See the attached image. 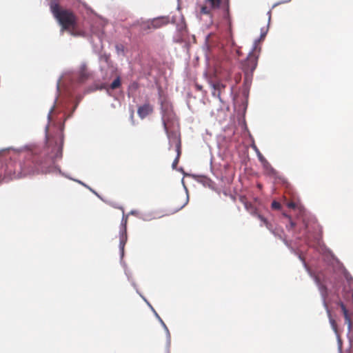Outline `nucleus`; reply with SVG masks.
<instances>
[{"mask_svg": "<svg viewBox=\"0 0 353 353\" xmlns=\"http://www.w3.org/2000/svg\"><path fill=\"white\" fill-rule=\"evenodd\" d=\"M225 4L226 11H227V12H229V0H225Z\"/></svg>", "mask_w": 353, "mask_h": 353, "instance_id": "nucleus-26", "label": "nucleus"}, {"mask_svg": "<svg viewBox=\"0 0 353 353\" xmlns=\"http://www.w3.org/2000/svg\"><path fill=\"white\" fill-rule=\"evenodd\" d=\"M212 86L214 90L212 91V95L214 97H216L218 99H219L220 101H221V93L222 90H223L225 88V85L222 83L220 81H217V82L213 83L212 84Z\"/></svg>", "mask_w": 353, "mask_h": 353, "instance_id": "nucleus-7", "label": "nucleus"}, {"mask_svg": "<svg viewBox=\"0 0 353 353\" xmlns=\"http://www.w3.org/2000/svg\"><path fill=\"white\" fill-rule=\"evenodd\" d=\"M271 207L274 210H279L281 205L278 201H274L271 204Z\"/></svg>", "mask_w": 353, "mask_h": 353, "instance_id": "nucleus-19", "label": "nucleus"}, {"mask_svg": "<svg viewBox=\"0 0 353 353\" xmlns=\"http://www.w3.org/2000/svg\"><path fill=\"white\" fill-rule=\"evenodd\" d=\"M189 201V196L188 194H181L176 196L171 203V210L172 213L177 212L183 208Z\"/></svg>", "mask_w": 353, "mask_h": 353, "instance_id": "nucleus-4", "label": "nucleus"}, {"mask_svg": "<svg viewBox=\"0 0 353 353\" xmlns=\"http://www.w3.org/2000/svg\"><path fill=\"white\" fill-rule=\"evenodd\" d=\"M153 112L152 106L149 103H145L139 106L137 110V114L141 119H144Z\"/></svg>", "mask_w": 353, "mask_h": 353, "instance_id": "nucleus-6", "label": "nucleus"}, {"mask_svg": "<svg viewBox=\"0 0 353 353\" xmlns=\"http://www.w3.org/2000/svg\"><path fill=\"white\" fill-rule=\"evenodd\" d=\"M163 126H164V130H165V132L167 133V134H168L169 132H168V123L164 118H163Z\"/></svg>", "mask_w": 353, "mask_h": 353, "instance_id": "nucleus-23", "label": "nucleus"}, {"mask_svg": "<svg viewBox=\"0 0 353 353\" xmlns=\"http://www.w3.org/2000/svg\"><path fill=\"white\" fill-rule=\"evenodd\" d=\"M205 3H209L211 8L218 9L220 8L221 0H205Z\"/></svg>", "mask_w": 353, "mask_h": 353, "instance_id": "nucleus-13", "label": "nucleus"}, {"mask_svg": "<svg viewBox=\"0 0 353 353\" xmlns=\"http://www.w3.org/2000/svg\"><path fill=\"white\" fill-rule=\"evenodd\" d=\"M151 20L150 21H138L137 24L140 27V30L142 31H146L153 29L152 26H151Z\"/></svg>", "mask_w": 353, "mask_h": 353, "instance_id": "nucleus-10", "label": "nucleus"}, {"mask_svg": "<svg viewBox=\"0 0 353 353\" xmlns=\"http://www.w3.org/2000/svg\"><path fill=\"white\" fill-rule=\"evenodd\" d=\"M258 157H259V159L261 161V162H263V161H266L265 158L263 157V156L259 152L258 154Z\"/></svg>", "mask_w": 353, "mask_h": 353, "instance_id": "nucleus-25", "label": "nucleus"}, {"mask_svg": "<svg viewBox=\"0 0 353 353\" xmlns=\"http://www.w3.org/2000/svg\"><path fill=\"white\" fill-rule=\"evenodd\" d=\"M196 88L198 90H202V86L201 85H199L198 84L196 85Z\"/></svg>", "mask_w": 353, "mask_h": 353, "instance_id": "nucleus-27", "label": "nucleus"}, {"mask_svg": "<svg viewBox=\"0 0 353 353\" xmlns=\"http://www.w3.org/2000/svg\"><path fill=\"white\" fill-rule=\"evenodd\" d=\"M256 216L263 223L261 226L265 225L268 230H272V225L268 222V221L264 216H263L262 215H261L259 213L257 214V215Z\"/></svg>", "mask_w": 353, "mask_h": 353, "instance_id": "nucleus-14", "label": "nucleus"}, {"mask_svg": "<svg viewBox=\"0 0 353 353\" xmlns=\"http://www.w3.org/2000/svg\"><path fill=\"white\" fill-rule=\"evenodd\" d=\"M176 157L178 158H180L181 154V141H179L176 145Z\"/></svg>", "mask_w": 353, "mask_h": 353, "instance_id": "nucleus-18", "label": "nucleus"}, {"mask_svg": "<svg viewBox=\"0 0 353 353\" xmlns=\"http://www.w3.org/2000/svg\"><path fill=\"white\" fill-rule=\"evenodd\" d=\"M287 205H288V207L289 208H291V209H294V208H296V204L294 202H293V201H292V202H289V203L287 204Z\"/></svg>", "mask_w": 353, "mask_h": 353, "instance_id": "nucleus-24", "label": "nucleus"}, {"mask_svg": "<svg viewBox=\"0 0 353 353\" xmlns=\"http://www.w3.org/2000/svg\"><path fill=\"white\" fill-rule=\"evenodd\" d=\"M179 158L176 157L172 163V167L173 169H176V168L179 163Z\"/></svg>", "mask_w": 353, "mask_h": 353, "instance_id": "nucleus-22", "label": "nucleus"}, {"mask_svg": "<svg viewBox=\"0 0 353 353\" xmlns=\"http://www.w3.org/2000/svg\"><path fill=\"white\" fill-rule=\"evenodd\" d=\"M319 289H320V291L322 294L323 296H326L327 295V287L324 285H320L319 286Z\"/></svg>", "mask_w": 353, "mask_h": 353, "instance_id": "nucleus-20", "label": "nucleus"}, {"mask_svg": "<svg viewBox=\"0 0 353 353\" xmlns=\"http://www.w3.org/2000/svg\"><path fill=\"white\" fill-rule=\"evenodd\" d=\"M121 85V81H120V79L119 77H117V79H115L112 83H111L110 85V88L112 89V90H114L117 88H119V86Z\"/></svg>", "mask_w": 353, "mask_h": 353, "instance_id": "nucleus-17", "label": "nucleus"}, {"mask_svg": "<svg viewBox=\"0 0 353 353\" xmlns=\"http://www.w3.org/2000/svg\"><path fill=\"white\" fill-rule=\"evenodd\" d=\"M55 150V152L45 157L28 154L23 163L10 161L6 164L4 176L0 174V183L28 174L47 173L54 164L55 159H60L62 156L61 148H56Z\"/></svg>", "mask_w": 353, "mask_h": 353, "instance_id": "nucleus-1", "label": "nucleus"}, {"mask_svg": "<svg viewBox=\"0 0 353 353\" xmlns=\"http://www.w3.org/2000/svg\"><path fill=\"white\" fill-rule=\"evenodd\" d=\"M50 10L62 27V30H69L72 35H76L74 29L76 27L77 19L74 14L70 10L62 8L56 1H51Z\"/></svg>", "mask_w": 353, "mask_h": 353, "instance_id": "nucleus-2", "label": "nucleus"}, {"mask_svg": "<svg viewBox=\"0 0 353 353\" xmlns=\"http://www.w3.org/2000/svg\"><path fill=\"white\" fill-rule=\"evenodd\" d=\"M212 10H213V9L211 8L210 6L208 7L205 5H203L201 6V8H200V14H210Z\"/></svg>", "mask_w": 353, "mask_h": 353, "instance_id": "nucleus-15", "label": "nucleus"}, {"mask_svg": "<svg viewBox=\"0 0 353 353\" xmlns=\"http://www.w3.org/2000/svg\"><path fill=\"white\" fill-rule=\"evenodd\" d=\"M151 26H152V28L158 29L168 24V20L165 17H158L151 20Z\"/></svg>", "mask_w": 353, "mask_h": 353, "instance_id": "nucleus-8", "label": "nucleus"}, {"mask_svg": "<svg viewBox=\"0 0 353 353\" xmlns=\"http://www.w3.org/2000/svg\"><path fill=\"white\" fill-rule=\"evenodd\" d=\"M245 209L253 216H256L258 214L256 208L249 202H246L245 203Z\"/></svg>", "mask_w": 353, "mask_h": 353, "instance_id": "nucleus-12", "label": "nucleus"}, {"mask_svg": "<svg viewBox=\"0 0 353 353\" xmlns=\"http://www.w3.org/2000/svg\"><path fill=\"white\" fill-rule=\"evenodd\" d=\"M161 322L165 325L164 323L163 322V320H161Z\"/></svg>", "mask_w": 353, "mask_h": 353, "instance_id": "nucleus-29", "label": "nucleus"}, {"mask_svg": "<svg viewBox=\"0 0 353 353\" xmlns=\"http://www.w3.org/2000/svg\"><path fill=\"white\" fill-rule=\"evenodd\" d=\"M257 57H256L254 54H249L243 64V68L245 72H252L256 69L257 65Z\"/></svg>", "mask_w": 353, "mask_h": 353, "instance_id": "nucleus-5", "label": "nucleus"}, {"mask_svg": "<svg viewBox=\"0 0 353 353\" xmlns=\"http://www.w3.org/2000/svg\"><path fill=\"white\" fill-rule=\"evenodd\" d=\"M290 226H291V228L294 227V223L292 221H290Z\"/></svg>", "mask_w": 353, "mask_h": 353, "instance_id": "nucleus-28", "label": "nucleus"}, {"mask_svg": "<svg viewBox=\"0 0 353 353\" xmlns=\"http://www.w3.org/2000/svg\"><path fill=\"white\" fill-rule=\"evenodd\" d=\"M336 334V337H337L339 348L340 351H341L342 345H343L342 339H341V338L340 336V334L339 333H337Z\"/></svg>", "mask_w": 353, "mask_h": 353, "instance_id": "nucleus-21", "label": "nucleus"}, {"mask_svg": "<svg viewBox=\"0 0 353 353\" xmlns=\"http://www.w3.org/2000/svg\"><path fill=\"white\" fill-rule=\"evenodd\" d=\"M127 232L125 227L124 228L123 230L121 232L120 235V243H119V247L121 250L122 254H123L124 250V246L127 241Z\"/></svg>", "mask_w": 353, "mask_h": 353, "instance_id": "nucleus-9", "label": "nucleus"}, {"mask_svg": "<svg viewBox=\"0 0 353 353\" xmlns=\"http://www.w3.org/2000/svg\"><path fill=\"white\" fill-rule=\"evenodd\" d=\"M333 291L334 294L336 296V303L341 307V312L345 319V323L347 325L348 332H350L352 327L351 315L345 304L341 300V296L345 299L347 298L348 296V292L345 290V281L342 278L334 279Z\"/></svg>", "mask_w": 353, "mask_h": 353, "instance_id": "nucleus-3", "label": "nucleus"}, {"mask_svg": "<svg viewBox=\"0 0 353 353\" xmlns=\"http://www.w3.org/2000/svg\"><path fill=\"white\" fill-rule=\"evenodd\" d=\"M89 77V73L85 70H82L79 76V81L83 82Z\"/></svg>", "mask_w": 353, "mask_h": 353, "instance_id": "nucleus-16", "label": "nucleus"}, {"mask_svg": "<svg viewBox=\"0 0 353 353\" xmlns=\"http://www.w3.org/2000/svg\"><path fill=\"white\" fill-rule=\"evenodd\" d=\"M325 305L326 307V310H327V315H328V317H329V321H330V323L331 325V327H332V330H334V332H335V334H337V333H339V332H338V327H337L336 322L331 316L330 311L329 310V309H328L325 302Z\"/></svg>", "mask_w": 353, "mask_h": 353, "instance_id": "nucleus-11", "label": "nucleus"}]
</instances>
